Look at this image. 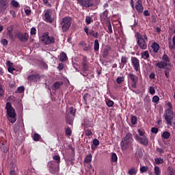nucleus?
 <instances>
[{
    "mask_svg": "<svg viewBox=\"0 0 175 175\" xmlns=\"http://www.w3.org/2000/svg\"><path fill=\"white\" fill-rule=\"evenodd\" d=\"M48 166L49 170L52 174H55L57 172V167H55V164L53 161H51L48 163Z\"/></svg>",
    "mask_w": 175,
    "mask_h": 175,
    "instance_id": "f3484780",
    "label": "nucleus"
},
{
    "mask_svg": "<svg viewBox=\"0 0 175 175\" xmlns=\"http://www.w3.org/2000/svg\"><path fill=\"white\" fill-rule=\"evenodd\" d=\"M148 93H149L150 95H152V96L154 95L155 93H156V90H155L154 87H153V86H150V87L148 88Z\"/></svg>",
    "mask_w": 175,
    "mask_h": 175,
    "instance_id": "c9c22d12",
    "label": "nucleus"
},
{
    "mask_svg": "<svg viewBox=\"0 0 175 175\" xmlns=\"http://www.w3.org/2000/svg\"><path fill=\"white\" fill-rule=\"evenodd\" d=\"M172 43H173V45L169 44V48L171 50H173L174 49H175V36L172 37Z\"/></svg>",
    "mask_w": 175,
    "mask_h": 175,
    "instance_id": "8fccbe9b",
    "label": "nucleus"
},
{
    "mask_svg": "<svg viewBox=\"0 0 175 175\" xmlns=\"http://www.w3.org/2000/svg\"><path fill=\"white\" fill-rule=\"evenodd\" d=\"M137 173V169L136 167H131L129 170L128 174L129 175H136Z\"/></svg>",
    "mask_w": 175,
    "mask_h": 175,
    "instance_id": "c85d7f7f",
    "label": "nucleus"
},
{
    "mask_svg": "<svg viewBox=\"0 0 175 175\" xmlns=\"http://www.w3.org/2000/svg\"><path fill=\"white\" fill-rule=\"evenodd\" d=\"M5 94V90L3 89V87L0 83V97H3Z\"/></svg>",
    "mask_w": 175,
    "mask_h": 175,
    "instance_id": "09e8293b",
    "label": "nucleus"
},
{
    "mask_svg": "<svg viewBox=\"0 0 175 175\" xmlns=\"http://www.w3.org/2000/svg\"><path fill=\"white\" fill-rule=\"evenodd\" d=\"M1 44H3V46H8V42L5 38L2 39L1 40Z\"/></svg>",
    "mask_w": 175,
    "mask_h": 175,
    "instance_id": "680f3d73",
    "label": "nucleus"
},
{
    "mask_svg": "<svg viewBox=\"0 0 175 175\" xmlns=\"http://www.w3.org/2000/svg\"><path fill=\"white\" fill-rule=\"evenodd\" d=\"M10 175H18V174L15 172L14 170H11V171L10 172Z\"/></svg>",
    "mask_w": 175,
    "mask_h": 175,
    "instance_id": "774afa93",
    "label": "nucleus"
},
{
    "mask_svg": "<svg viewBox=\"0 0 175 175\" xmlns=\"http://www.w3.org/2000/svg\"><path fill=\"white\" fill-rule=\"evenodd\" d=\"M93 145L98 147L100 145V141L98 139H93Z\"/></svg>",
    "mask_w": 175,
    "mask_h": 175,
    "instance_id": "13d9d810",
    "label": "nucleus"
},
{
    "mask_svg": "<svg viewBox=\"0 0 175 175\" xmlns=\"http://www.w3.org/2000/svg\"><path fill=\"white\" fill-rule=\"evenodd\" d=\"M85 135L86 136H92V131L90 129H86V130H85Z\"/></svg>",
    "mask_w": 175,
    "mask_h": 175,
    "instance_id": "4d7b16f0",
    "label": "nucleus"
},
{
    "mask_svg": "<svg viewBox=\"0 0 175 175\" xmlns=\"http://www.w3.org/2000/svg\"><path fill=\"white\" fill-rule=\"evenodd\" d=\"M137 36V44L141 50H146L148 37L146 33L142 36L140 33H136Z\"/></svg>",
    "mask_w": 175,
    "mask_h": 175,
    "instance_id": "f03ea898",
    "label": "nucleus"
},
{
    "mask_svg": "<svg viewBox=\"0 0 175 175\" xmlns=\"http://www.w3.org/2000/svg\"><path fill=\"white\" fill-rule=\"evenodd\" d=\"M148 170L147 166H142L140 167L139 171L142 173L146 172Z\"/></svg>",
    "mask_w": 175,
    "mask_h": 175,
    "instance_id": "6e6d98bb",
    "label": "nucleus"
},
{
    "mask_svg": "<svg viewBox=\"0 0 175 175\" xmlns=\"http://www.w3.org/2000/svg\"><path fill=\"white\" fill-rule=\"evenodd\" d=\"M120 62L122 64V66H124V65H126L128 62V58L125 56H122V59H120Z\"/></svg>",
    "mask_w": 175,
    "mask_h": 175,
    "instance_id": "e433bc0d",
    "label": "nucleus"
},
{
    "mask_svg": "<svg viewBox=\"0 0 175 175\" xmlns=\"http://www.w3.org/2000/svg\"><path fill=\"white\" fill-rule=\"evenodd\" d=\"M15 36L23 43L26 42L29 40V34L27 33H22L21 32H18L15 34Z\"/></svg>",
    "mask_w": 175,
    "mask_h": 175,
    "instance_id": "9d476101",
    "label": "nucleus"
},
{
    "mask_svg": "<svg viewBox=\"0 0 175 175\" xmlns=\"http://www.w3.org/2000/svg\"><path fill=\"white\" fill-rule=\"evenodd\" d=\"M66 134L68 136H71L72 135V130L70 129V128H67L66 130Z\"/></svg>",
    "mask_w": 175,
    "mask_h": 175,
    "instance_id": "e2e57ef3",
    "label": "nucleus"
},
{
    "mask_svg": "<svg viewBox=\"0 0 175 175\" xmlns=\"http://www.w3.org/2000/svg\"><path fill=\"white\" fill-rule=\"evenodd\" d=\"M159 132V129L157 127H152L151 128V133L157 134Z\"/></svg>",
    "mask_w": 175,
    "mask_h": 175,
    "instance_id": "bf43d9fd",
    "label": "nucleus"
},
{
    "mask_svg": "<svg viewBox=\"0 0 175 175\" xmlns=\"http://www.w3.org/2000/svg\"><path fill=\"white\" fill-rule=\"evenodd\" d=\"M89 35H92L93 38L98 39L99 38V33L98 32H95L94 30L89 31Z\"/></svg>",
    "mask_w": 175,
    "mask_h": 175,
    "instance_id": "c756f323",
    "label": "nucleus"
},
{
    "mask_svg": "<svg viewBox=\"0 0 175 175\" xmlns=\"http://www.w3.org/2000/svg\"><path fill=\"white\" fill-rule=\"evenodd\" d=\"M131 65L134 69V70L136 72H141V68H140V61L139 59L136 57H131Z\"/></svg>",
    "mask_w": 175,
    "mask_h": 175,
    "instance_id": "0eeeda50",
    "label": "nucleus"
},
{
    "mask_svg": "<svg viewBox=\"0 0 175 175\" xmlns=\"http://www.w3.org/2000/svg\"><path fill=\"white\" fill-rule=\"evenodd\" d=\"M151 47L152 49L153 53H158L160 46L157 42H153L151 45Z\"/></svg>",
    "mask_w": 175,
    "mask_h": 175,
    "instance_id": "a878e982",
    "label": "nucleus"
},
{
    "mask_svg": "<svg viewBox=\"0 0 175 175\" xmlns=\"http://www.w3.org/2000/svg\"><path fill=\"white\" fill-rule=\"evenodd\" d=\"M136 140L138 141V142L144 146H148L149 143V139L147 136L141 137L138 135H135Z\"/></svg>",
    "mask_w": 175,
    "mask_h": 175,
    "instance_id": "1a4fd4ad",
    "label": "nucleus"
},
{
    "mask_svg": "<svg viewBox=\"0 0 175 175\" xmlns=\"http://www.w3.org/2000/svg\"><path fill=\"white\" fill-rule=\"evenodd\" d=\"M17 91L18 93L21 94V93L24 92L25 88L23 86H20L18 88Z\"/></svg>",
    "mask_w": 175,
    "mask_h": 175,
    "instance_id": "0e129e2a",
    "label": "nucleus"
},
{
    "mask_svg": "<svg viewBox=\"0 0 175 175\" xmlns=\"http://www.w3.org/2000/svg\"><path fill=\"white\" fill-rule=\"evenodd\" d=\"M10 0H0V12H5L9 7Z\"/></svg>",
    "mask_w": 175,
    "mask_h": 175,
    "instance_id": "f8f14e48",
    "label": "nucleus"
},
{
    "mask_svg": "<svg viewBox=\"0 0 175 175\" xmlns=\"http://www.w3.org/2000/svg\"><path fill=\"white\" fill-rule=\"evenodd\" d=\"M171 136V133L169 131H164L163 133H162V138H163L164 139H168Z\"/></svg>",
    "mask_w": 175,
    "mask_h": 175,
    "instance_id": "cd10ccee",
    "label": "nucleus"
},
{
    "mask_svg": "<svg viewBox=\"0 0 175 175\" xmlns=\"http://www.w3.org/2000/svg\"><path fill=\"white\" fill-rule=\"evenodd\" d=\"M131 144V142L122 139V142H120V148H122V151H126Z\"/></svg>",
    "mask_w": 175,
    "mask_h": 175,
    "instance_id": "4468645a",
    "label": "nucleus"
},
{
    "mask_svg": "<svg viewBox=\"0 0 175 175\" xmlns=\"http://www.w3.org/2000/svg\"><path fill=\"white\" fill-rule=\"evenodd\" d=\"M36 29L35 27H32L31 29V35H36Z\"/></svg>",
    "mask_w": 175,
    "mask_h": 175,
    "instance_id": "338daca9",
    "label": "nucleus"
},
{
    "mask_svg": "<svg viewBox=\"0 0 175 175\" xmlns=\"http://www.w3.org/2000/svg\"><path fill=\"white\" fill-rule=\"evenodd\" d=\"M53 160L56 161L57 164H59L61 162V158L59 155H55L53 157Z\"/></svg>",
    "mask_w": 175,
    "mask_h": 175,
    "instance_id": "864d4df0",
    "label": "nucleus"
},
{
    "mask_svg": "<svg viewBox=\"0 0 175 175\" xmlns=\"http://www.w3.org/2000/svg\"><path fill=\"white\" fill-rule=\"evenodd\" d=\"M92 161V154H88L86 157H85V160H83V163L89 164Z\"/></svg>",
    "mask_w": 175,
    "mask_h": 175,
    "instance_id": "b1692460",
    "label": "nucleus"
},
{
    "mask_svg": "<svg viewBox=\"0 0 175 175\" xmlns=\"http://www.w3.org/2000/svg\"><path fill=\"white\" fill-rule=\"evenodd\" d=\"M149 79L151 80H154L156 79V75L154 72H151L149 75Z\"/></svg>",
    "mask_w": 175,
    "mask_h": 175,
    "instance_id": "69168bd1",
    "label": "nucleus"
},
{
    "mask_svg": "<svg viewBox=\"0 0 175 175\" xmlns=\"http://www.w3.org/2000/svg\"><path fill=\"white\" fill-rule=\"evenodd\" d=\"M170 59L167 54H163L162 61L157 62L155 64V67L158 68L157 70L161 71L162 69H166L170 66Z\"/></svg>",
    "mask_w": 175,
    "mask_h": 175,
    "instance_id": "7ed1b4c3",
    "label": "nucleus"
},
{
    "mask_svg": "<svg viewBox=\"0 0 175 175\" xmlns=\"http://www.w3.org/2000/svg\"><path fill=\"white\" fill-rule=\"evenodd\" d=\"M44 16L45 17L44 21H46V23H50V24H52V23H53L54 19L52 17L51 10H45Z\"/></svg>",
    "mask_w": 175,
    "mask_h": 175,
    "instance_id": "9b49d317",
    "label": "nucleus"
},
{
    "mask_svg": "<svg viewBox=\"0 0 175 175\" xmlns=\"http://www.w3.org/2000/svg\"><path fill=\"white\" fill-rule=\"evenodd\" d=\"M108 14H109V11L108 10H106L105 11H104V12H103V14H101V20H104L105 21H107L109 19V18L108 17Z\"/></svg>",
    "mask_w": 175,
    "mask_h": 175,
    "instance_id": "393cba45",
    "label": "nucleus"
},
{
    "mask_svg": "<svg viewBox=\"0 0 175 175\" xmlns=\"http://www.w3.org/2000/svg\"><path fill=\"white\" fill-rule=\"evenodd\" d=\"M41 40L44 44H53L55 43V38L53 36L50 37L48 32L44 33Z\"/></svg>",
    "mask_w": 175,
    "mask_h": 175,
    "instance_id": "6e6552de",
    "label": "nucleus"
},
{
    "mask_svg": "<svg viewBox=\"0 0 175 175\" xmlns=\"http://www.w3.org/2000/svg\"><path fill=\"white\" fill-rule=\"evenodd\" d=\"M0 150L2 152L7 153L9 151V147L8 144L0 142Z\"/></svg>",
    "mask_w": 175,
    "mask_h": 175,
    "instance_id": "aec40b11",
    "label": "nucleus"
},
{
    "mask_svg": "<svg viewBox=\"0 0 175 175\" xmlns=\"http://www.w3.org/2000/svg\"><path fill=\"white\" fill-rule=\"evenodd\" d=\"M64 85L63 81H56L53 83V91H57L59 90L62 85Z\"/></svg>",
    "mask_w": 175,
    "mask_h": 175,
    "instance_id": "412c9836",
    "label": "nucleus"
},
{
    "mask_svg": "<svg viewBox=\"0 0 175 175\" xmlns=\"http://www.w3.org/2000/svg\"><path fill=\"white\" fill-rule=\"evenodd\" d=\"M78 3L85 8H90L94 5L92 0H77Z\"/></svg>",
    "mask_w": 175,
    "mask_h": 175,
    "instance_id": "ddd939ff",
    "label": "nucleus"
},
{
    "mask_svg": "<svg viewBox=\"0 0 175 175\" xmlns=\"http://www.w3.org/2000/svg\"><path fill=\"white\" fill-rule=\"evenodd\" d=\"M85 21L86 22V24H88V25H89L91 23L93 22V20L91 16H87L86 18L85 19Z\"/></svg>",
    "mask_w": 175,
    "mask_h": 175,
    "instance_id": "37998d69",
    "label": "nucleus"
},
{
    "mask_svg": "<svg viewBox=\"0 0 175 175\" xmlns=\"http://www.w3.org/2000/svg\"><path fill=\"white\" fill-rule=\"evenodd\" d=\"M160 100V98L158 96H154L152 98V102L153 103H156V104H158V103L159 102Z\"/></svg>",
    "mask_w": 175,
    "mask_h": 175,
    "instance_id": "79ce46f5",
    "label": "nucleus"
},
{
    "mask_svg": "<svg viewBox=\"0 0 175 175\" xmlns=\"http://www.w3.org/2000/svg\"><path fill=\"white\" fill-rule=\"evenodd\" d=\"M154 163H155L156 165L163 164V159L155 158L154 159Z\"/></svg>",
    "mask_w": 175,
    "mask_h": 175,
    "instance_id": "c03bdc74",
    "label": "nucleus"
},
{
    "mask_svg": "<svg viewBox=\"0 0 175 175\" xmlns=\"http://www.w3.org/2000/svg\"><path fill=\"white\" fill-rule=\"evenodd\" d=\"M40 136L38 133H34L33 135V140L34 142H38L40 140Z\"/></svg>",
    "mask_w": 175,
    "mask_h": 175,
    "instance_id": "3c124183",
    "label": "nucleus"
},
{
    "mask_svg": "<svg viewBox=\"0 0 175 175\" xmlns=\"http://www.w3.org/2000/svg\"><path fill=\"white\" fill-rule=\"evenodd\" d=\"M60 60L62 61V62H64V61H66V59H68V57L66 53L64 52H62L60 53Z\"/></svg>",
    "mask_w": 175,
    "mask_h": 175,
    "instance_id": "7c9ffc66",
    "label": "nucleus"
},
{
    "mask_svg": "<svg viewBox=\"0 0 175 175\" xmlns=\"http://www.w3.org/2000/svg\"><path fill=\"white\" fill-rule=\"evenodd\" d=\"M111 161H112V163H116L118 161V156L116 154V153L113 152L111 156Z\"/></svg>",
    "mask_w": 175,
    "mask_h": 175,
    "instance_id": "72a5a7b5",
    "label": "nucleus"
},
{
    "mask_svg": "<svg viewBox=\"0 0 175 175\" xmlns=\"http://www.w3.org/2000/svg\"><path fill=\"white\" fill-rule=\"evenodd\" d=\"M141 57L143 59H148L150 58V54L148 51H143L141 53Z\"/></svg>",
    "mask_w": 175,
    "mask_h": 175,
    "instance_id": "bb28decb",
    "label": "nucleus"
},
{
    "mask_svg": "<svg viewBox=\"0 0 175 175\" xmlns=\"http://www.w3.org/2000/svg\"><path fill=\"white\" fill-rule=\"evenodd\" d=\"M109 55V50L107 49H105L103 52V58H107Z\"/></svg>",
    "mask_w": 175,
    "mask_h": 175,
    "instance_id": "49530a36",
    "label": "nucleus"
},
{
    "mask_svg": "<svg viewBox=\"0 0 175 175\" xmlns=\"http://www.w3.org/2000/svg\"><path fill=\"white\" fill-rule=\"evenodd\" d=\"M108 32L113 33L112 25L110 21H108Z\"/></svg>",
    "mask_w": 175,
    "mask_h": 175,
    "instance_id": "5fc2aeb1",
    "label": "nucleus"
},
{
    "mask_svg": "<svg viewBox=\"0 0 175 175\" xmlns=\"http://www.w3.org/2000/svg\"><path fill=\"white\" fill-rule=\"evenodd\" d=\"M135 7L138 13H142L144 12V6L142 0H137L135 2Z\"/></svg>",
    "mask_w": 175,
    "mask_h": 175,
    "instance_id": "2eb2a0df",
    "label": "nucleus"
},
{
    "mask_svg": "<svg viewBox=\"0 0 175 175\" xmlns=\"http://www.w3.org/2000/svg\"><path fill=\"white\" fill-rule=\"evenodd\" d=\"M154 172L155 175H161V171L159 166H154Z\"/></svg>",
    "mask_w": 175,
    "mask_h": 175,
    "instance_id": "4c0bfd02",
    "label": "nucleus"
},
{
    "mask_svg": "<svg viewBox=\"0 0 175 175\" xmlns=\"http://www.w3.org/2000/svg\"><path fill=\"white\" fill-rule=\"evenodd\" d=\"M164 75L166 79H169L170 76V69L169 68H165L164 71Z\"/></svg>",
    "mask_w": 175,
    "mask_h": 175,
    "instance_id": "58836bf2",
    "label": "nucleus"
},
{
    "mask_svg": "<svg viewBox=\"0 0 175 175\" xmlns=\"http://www.w3.org/2000/svg\"><path fill=\"white\" fill-rule=\"evenodd\" d=\"M40 79V77L38 74H33L29 75L27 77V80L30 82H38V81Z\"/></svg>",
    "mask_w": 175,
    "mask_h": 175,
    "instance_id": "dca6fc26",
    "label": "nucleus"
},
{
    "mask_svg": "<svg viewBox=\"0 0 175 175\" xmlns=\"http://www.w3.org/2000/svg\"><path fill=\"white\" fill-rule=\"evenodd\" d=\"M122 140L124 141H127V142H133V135L131 133H127V134H126V136L123 137V139H122Z\"/></svg>",
    "mask_w": 175,
    "mask_h": 175,
    "instance_id": "4be33fe9",
    "label": "nucleus"
},
{
    "mask_svg": "<svg viewBox=\"0 0 175 175\" xmlns=\"http://www.w3.org/2000/svg\"><path fill=\"white\" fill-rule=\"evenodd\" d=\"M131 122L132 125H136L137 124V117L135 116H132L131 118Z\"/></svg>",
    "mask_w": 175,
    "mask_h": 175,
    "instance_id": "f704fd0d",
    "label": "nucleus"
},
{
    "mask_svg": "<svg viewBox=\"0 0 175 175\" xmlns=\"http://www.w3.org/2000/svg\"><path fill=\"white\" fill-rule=\"evenodd\" d=\"M82 65H83V71H88V62H87V57L86 56H83V57Z\"/></svg>",
    "mask_w": 175,
    "mask_h": 175,
    "instance_id": "5701e85b",
    "label": "nucleus"
},
{
    "mask_svg": "<svg viewBox=\"0 0 175 175\" xmlns=\"http://www.w3.org/2000/svg\"><path fill=\"white\" fill-rule=\"evenodd\" d=\"M167 106L168 108L166 109L165 110V111H166V112H167V111L173 112V106H172V104L170 102L167 103Z\"/></svg>",
    "mask_w": 175,
    "mask_h": 175,
    "instance_id": "473e14b6",
    "label": "nucleus"
},
{
    "mask_svg": "<svg viewBox=\"0 0 175 175\" xmlns=\"http://www.w3.org/2000/svg\"><path fill=\"white\" fill-rule=\"evenodd\" d=\"M10 3H11V5H12L13 7H14V8H16L20 7L19 3H18L17 1H16V0H12L11 2H10Z\"/></svg>",
    "mask_w": 175,
    "mask_h": 175,
    "instance_id": "ea45409f",
    "label": "nucleus"
},
{
    "mask_svg": "<svg viewBox=\"0 0 175 175\" xmlns=\"http://www.w3.org/2000/svg\"><path fill=\"white\" fill-rule=\"evenodd\" d=\"M94 51H98L100 49V44L98 40H94Z\"/></svg>",
    "mask_w": 175,
    "mask_h": 175,
    "instance_id": "2f4dec72",
    "label": "nucleus"
},
{
    "mask_svg": "<svg viewBox=\"0 0 175 175\" xmlns=\"http://www.w3.org/2000/svg\"><path fill=\"white\" fill-rule=\"evenodd\" d=\"M157 151L159 153V155H162L165 152L164 149L160 148H157Z\"/></svg>",
    "mask_w": 175,
    "mask_h": 175,
    "instance_id": "052dcab7",
    "label": "nucleus"
},
{
    "mask_svg": "<svg viewBox=\"0 0 175 175\" xmlns=\"http://www.w3.org/2000/svg\"><path fill=\"white\" fill-rule=\"evenodd\" d=\"M124 81V78L122 77H118V78L116 79V83H118V85H121L122 83H123Z\"/></svg>",
    "mask_w": 175,
    "mask_h": 175,
    "instance_id": "a19ab883",
    "label": "nucleus"
},
{
    "mask_svg": "<svg viewBox=\"0 0 175 175\" xmlns=\"http://www.w3.org/2000/svg\"><path fill=\"white\" fill-rule=\"evenodd\" d=\"M13 29H14V27L12 25L8 27L7 35H8L10 39H11V40H12V42H14L15 38L13 34Z\"/></svg>",
    "mask_w": 175,
    "mask_h": 175,
    "instance_id": "a211bd4d",
    "label": "nucleus"
},
{
    "mask_svg": "<svg viewBox=\"0 0 175 175\" xmlns=\"http://www.w3.org/2000/svg\"><path fill=\"white\" fill-rule=\"evenodd\" d=\"M114 105V102L111 100H107V106H108V107H113Z\"/></svg>",
    "mask_w": 175,
    "mask_h": 175,
    "instance_id": "603ef678",
    "label": "nucleus"
},
{
    "mask_svg": "<svg viewBox=\"0 0 175 175\" xmlns=\"http://www.w3.org/2000/svg\"><path fill=\"white\" fill-rule=\"evenodd\" d=\"M72 19L69 16H66L64 18H62V21L60 23V27L62 28V32H67L68 31H69Z\"/></svg>",
    "mask_w": 175,
    "mask_h": 175,
    "instance_id": "39448f33",
    "label": "nucleus"
},
{
    "mask_svg": "<svg viewBox=\"0 0 175 175\" xmlns=\"http://www.w3.org/2000/svg\"><path fill=\"white\" fill-rule=\"evenodd\" d=\"M137 133L139 135V137H144V136H146L145 134H146V132L144 130H142V129H138L137 130Z\"/></svg>",
    "mask_w": 175,
    "mask_h": 175,
    "instance_id": "de8ad7c7",
    "label": "nucleus"
},
{
    "mask_svg": "<svg viewBox=\"0 0 175 175\" xmlns=\"http://www.w3.org/2000/svg\"><path fill=\"white\" fill-rule=\"evenodd\" d=\"M127 79L130 81L131 88L134 90L137 89V84L139 81L138 77L133 73H129V75H127Z\"/></svg>",
    "mask_w": 175,
    "mask_h": 175,
    "instance_id": "423d86ee",
    "label": "nucleus"
},
{
    "mask_svg": "<svg viewBox=\"0 0 175 175\" xmlns=\"http://www.w3.org/2000/svg\"><path fill=\"white\" fill-rule=\"evenodd\" d=\"M163 117L167 125L175 126V114H174V111H165Z\"/></svg>",
    "mask_w": 175,
    "mask_h": 175,
    "instance_id": "20e7f679",
    "label": "nucleus"
},
{
    "mask_svg": "<svg viewBox=\"0 0 175 175\" xmlns=\"http://www.w3.org/2000/svg\"><path fill=\"white\" fill-rule=\"evenodd\" d=\"M5 109L7 110L8 120L12 123L14 124L16 121V113L14 108L12 107L11 103H6Z\"/></svg>",
    "mask_w": 175,
    "mask_h": 175,
    "instance_id": "f257e3e1",
    "label": "nucleus"
},
{
    "mask_svg": "<svg viewBox=\"0 0 175 175\" xmlns=\"http://www.w3.org/2000/svg\"><path fill=\"white\" fill-rule=\"evenodd\" d=\"M88 97H90V95L88 93H85V94H83V101H85V105H88Z\"/></svg>",
    "mask_w": 175,
    "mask_h": 175,
    "instance_id": "a18cd8bd",
    "label": "nucleus"
},
{
    "mask_svg": "<svg viewBox=\"0 0 175 175\" xmlns=\"http://www.w3.org/2000/svg\"><path fill=\"white\" fill-rule=\"evenodd\" d=\"M79 46L83 47V51H90L92 46L90 44H88L85 41H82L79 43Z\"/></svg>",
    "mask_w": 175,
    "mask_h": 175,
    "instance_id": "6ab92c4d",
    "label": "nucleus"
}]
</instances>
